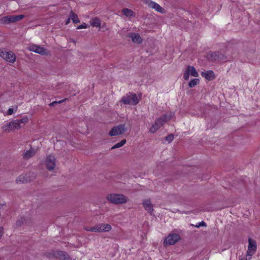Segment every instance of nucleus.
<instances>
[{
    "label": "nucleus",
    "instance_id": "39448f33",
    "mask_svg": "<svg viewBox=\"0 0 260 260\" xmlns=\"http://www.w3.org/2000/svg\"><path fill=\"white\" fill-rule=\"evenodd\" d=\"M24 17L23 15L6 16L0 18V23L7 24L15 23L22 20Z\"/></svg>",
    "mask_w": 260,
    "mask_h": 260
},
{
    "label": "nucleus",
    "instance_id": "ddd939ff",
    "mask_svg": "<svg viewBox=\"0 0 260 260\" xmlns=\"http://www.w3.org/2000/svg\"><path fill=\"white\" fill-rule=\"evenodd\" d=\"M144 3L146 4L148 6H149L150 8H153L155 9L156 11H157L158 12L163 13L164 12V9L159 6L158 4L151 1L150 0H145Z\"/></svg>",
    "mask_w": 260,
    "mask_h": 260
},
{
    "label": "nucleus",
    "instance_id": "f3484780",
    "mask_svg": "<svg viewBox=\"0 0 260 260\" xmlns=\"http://www.w3.org/2000/svg\"><path fill=\"white\" fill-rule=\"evenodd\" d=\"M201 75L208 80H212L214 79V73L212 71L202 72Z\"/></svg>",
    "mask_w": 260,
    "mask_h": 260
},
{
    "label": "nucleus",
    "instance_id": "0eeeda50",
    "mask_svg": "<svg viewBox=\"0 0 260 260\" xmlns=\"http://www.w3.org/2000/svg\"><path fill=\"white\" fill-rule=\"evenodd\" d=\"M248 246L247 251L246 260H250L251 256L254 254L256 250L255 242L249 238L248 239Z\"/></svg>",
    "mask_w": 260,
    "mask_h": 260
},
{
    "label": "nucleus",
    "instance_id": "20e7f679",
    "mask_svg": "<svg viewBox=\"0 0 260 260\" xmlns=\"http://www.w3.org/2000/svg\"><path fill=\"white\" fill-rule=\"evenodd\" d=\"M0 56L10 63H14L16 61V55L15 53L10 50L6 49H0Z\"/></svg>",
    "mask_w": 260,
    "mask_h": 260
},
{
    "label": "nucleus",
    "instance_id": "c85d7f7f",
    "mask_svg": "<svg viewBox=\"0 0 260 260\" xmlns=\"http://www.w3.org/2000/svg\"><path fill=\"white\" fill-rule=\"evenodd\" d=\"M165 139L167 141H168L169 142H171L174 139V136H173V135H172V134L169 135L165 138Z\"/></svg>",
    "mask_w": 260,
    "mask_h": 260
},
{
    "label": "nucleus",
    "instance_id": "9d476101",
    "mask_svg": "<svg viewBox=\"0 0 260 260\" xmlns=\"http://www.w3.org/2000/svg\"><path fill=\"white\" fill-rule=\"evenodd\" d=\"M46 166L49 171L53 170L56 166V158L53 155L47 156L46 160Z\"/></svg>",
    "mask_w": 260,
    "mask_h": 260
},
{
    "label": "nucleus",
    "instance_id": "6e6552de",
    "mask_svg": "<svg viewBox=\"0 0 260 260\" xmlns=\"http://www.w3.org/2000/svg\"><path fill=\"white\" fill-rule=\"evenodd\" d=\"M180 239V236L177 234H170L165 239L164 244L169 246L175 244Z\"/></svg>",
    "mask_w": 260,
    "mask_h": 260
},
{
    "label": "nucleus",
    "instance_id": "c756f323",
    "mask_svg": "<svg viewBox=\"0 0 260 260\" xmlns=\"http://www.w3.org/2000/svg\"><path fill=\"white\" fill-rule=\"evenodd\" d=\"M87 27V25L85 23H83L81 25H80L77 26V29H80L82 28H86Z\"/></svg>",
    "mask_w": 260,
    "mask_h": 260
},
{
    "label": "nucleus",
    "instance_id": "dca6fc26",
    "mask_svg": "<svg viewBox=\"0 0 260 260\" xmlns=\"http://www.w3.org/2000/svg\"><path fill=\"white\" fill-rule=\"evenodd\" d=\"M208 57L212 60H222L223 59V55L218 52H214L210 53Z\"/></svg>",
    "mask_w": 260,
    "mask_h": 260
},
{
    "label": "nucleus",
    "instance_id": "f257e3e1",
    "mask_svg": "<svg viewBox=\"0 0 260 260\" xmlns=\"http://www.w3.org/2000/svg\"><path fill=\"white\" fill-rule=\"evenodd\" d=\"M28 120V118L26 117L21 119H16L4 124L2 128L4 132L6 133L14 132L20 128L22 125L27 122Z\"/></svg>",
    "mask_w": 260,
    "mask_h": 260
},
{
    "label": "nucleus",
    "instance_id": "9b49d317",
    "mask_svg": "<svg viewBox=\"0 0 260 260\" xmlns=\"http://www.w3.org/2000/svg\"><path fill=\"white\" fill-rule=\"evenodd\" d=\"M190 75L195 77H197L199 76L196 69L192 66H188L184 74V79L185 80H188Z\"/></svg>",
    "mask_w": 260,
    "mask_h": 260
},
{
    "label": "nucleus",
    "instance_id": "a878e982",
    "mask_svg": "<svg viewBox=\"0 0 260 260\" xmlns=\"http://www.w3.org/2000/svg\"><path fill=\"white\" fill-rule=\"evenodd\" d=\"M126 143V140H122L121 142L117 143L114 146L112 147L111 149H114L115 148H118L119 147H122Z\"/></svg>",
    "mask_w": 260,
    "mask_h": 260
},
{
    "label": "nucleus",
    "instance_id": "4be33fe9",
    "mask_svg": "<svg viewBox=\"0 0 260 260\" xmlns=\"http://www.w3.org/2000/svg\"><path fill=\"white\" fill-rule=\"evenodd\" d=\"M91 24L93 26L100 27L101 25V21L97 18H94L91 20Z\"/></svg>",
    "mask_w": 260,
    "mask_h": 260
},
{
    "label": "nucleus",
    "instance_id": "423d86ee",
    "mask_svg": "<svg viewBox=\"0 0 260 260\" xmlns=\"http://www.w3.org/2000/svg\"><path fill=\"white\" fill-rule=\"evenodd\" d=\"M125 105H136L139 102V100L135 93H129L123 96L120 101Z\"/></svg>",
    "mask_w": 260,
    "mask_h": 260
},
{
    "label": "nucleus",
    "instance_id": "bb28decb",
    "mask_svg": "<svg viewBox=\"0 0 260 260\" xmlns=\"http://www.w3.org/2000/svg\"><path fill=\"white\" fill-rule=\"evenodd\" d=\"M199 80L198 79H193L189 82L188 85L190 87H193L199 84Z\"/></svg>",
    "mask_w": 260,
    "mask_h": 260
},
{
    "label": "nucleus",
    "instance_id": "2eb2a0df",
    "mask_svg": "<svg viewBox=\"0 0 260 260\" xmlns=\"http://www.w3.org/2000/svg\"><path fill=\"white\" fill-rule=\"evenodd\" d=\"M127 36L131 38L132 41L134 43L140 44L143 41L142 38L138 34L131 32L128 34Z\"/></svg>",
    "mask_w": 260,
    "mask_h": 260
},
{
    "label": "nucleus",
    "instance_id": "2f4dec72",
    "mask_svg": "<svg viewBox=\"0 0 260 260\" xmlns=\"http://www.w3.org/2000/svg\"><path fill=\"white\" fill-rule=\"evenodd\" d=\"M13 113V109L9 108L7 111V115H10Z\"/></svg>",
    "mask_w": 260,
    "mask_h": 260
},
{
    "label": "nucleus",
    "instance_id": "1a4fd4ad",
    "mask_svg": "<svg viewBox=\"0 0 260 260\" xmlns=\"http://www.w3.org/2000/svg\"><path fill=\"white\" fill-rule=\"evenodd\" d=\"M126 131L125 125L121 124L113 127L109 132V136H116L123 134Z\"/></svg>",
    "mask_w": 260,
    "mask_h": 260
},
{
    "label": "nucleus",
    "instance_id": "393cba45",
    "mask_svg": "<svg viewBox=\"0 0 260 260\" xmlns=\"http://www.w3.org/2000/svg\"><path fill=\"white\" fill-rule=\"evenodd\" d=\"M27 179V177L24 175H21L19 176L18 178L16 179L17 182H21V183H25L29 181Z\"/></svg>",
    "mask_w": 260,
    "mask_h": 260
},
{
    "label": "nucleus",
    "instance_id": "7c9ffc66",
    "mask_svg": "<svg viewBox=\"0 0 260 260\" xmlns=\"http://www.w3.org/2000/svg\"><path fill=\"white\" fill-rule=\"evenodd\" d=\"M205 225H206L205 222H204V221H202V222L199 223L198 224L196 225V226L197 228H199L201 226H205Z\"/></svg>",
    "mask_w": 260,
    "mask_h": 260
},
{
    "label": "nucleus",
    "instance_id": "cd10ccee",
    "mask_svg": "<svg viewBox=\"0 0 260 260\" xmlns=\"http://www.w3.org/2000/svg\"><path fill=\"white\" fill-rule=\"evenodd\" d=\"M67 100H68V99H64L59 101L58 102H56V101L53 102L52 103H51L50 104V106H54L56 104L61 103L63 102L64 101H66Z\"/></svg>",
    "mask_w": 260,
    "mask_h": 260
},
{
    "label": "nucleus",
    "instance_id": "6ab92c4d",
    "mask_svg": "<svg viewBox=\"0 0 260 260\" xmlns=\"http://www.w3.org/2000/svg\"><path fill=\"white\" fill-rule=\"evenodd\" d=\"M36 153V150L34 149L30 148L29 150H26L23 154V157L25 159H29L34 156Z\"/></svg>",
    "mask_w": 260,
    "mask_h": 260
},
{
    "label": "nucleus",
    "instance_id": "4468645a",
    "mask_svg": "<svg viewBox=\"0 0 260 260\" xmlns=\"http://www.w3.org/2000/svg\"><path fill=\"white\" fill-rule=\"evenodd\" d=\"M142 205L145 210L150 214H153L154 211L153 205L152 204L150 199L144 200L142 202Z\"/></svg>",
    "mask_w": 260,
    "mask_h": 260
},
{
    "label": "nucleus",
    "instance_id": "f03ea898",
    "mask_svg": "<svg viewBox=\"0 0 260 260\" xmlns=\"http://www.w3.org/2000/svg\"><path fill=\"white\" fill-rule=\"evenodd\" d=\"M173 116L172 113H167L164 114L159 118H157L155 123L152 125L150 128V131L152 133H155L158 131L167 121L170 120Z\"/></svg>",
    "mask_w": 260,
    "mask_h": 260
},
{
    "label": "nucleus",
    "instance_id": "a211bd4d",
    "mask_svg": "<svg viewBox=\"0 0 260 260\" xmlns=\"http://www.w3.org/2000/svg\"><path fill=\"white\" fill-rule=\"evenodd\" d=\"M100 233L106 232L110 231L112 228L109 224H99Z\"/></svg>",
    "mask_w": 260,
    "mask_h": 260
},
{
    "label": "nucleus",
    "instance_id": "b1692460",
    "mask_svg": "<svg viewBox=\"0 0 260 260\" xmlns=\"http://www.w3.org/2000/svg\"><path fill=\"white\" fill-rule=\"evenodd\" d=\"M70 17L74 23H77L80 22L77 15L72 12L71 13Z\"/></svg>",
    "mask_w": 260,
    "mask_h": 260
},
{
    "label": "nucleus",
    "instance_id": "412c9836",
    "mask_svg": "<svg viewBox=\"0 0 260 260\" xmlns=\"http://www.w3.org/2000/svg\"><path fill=\"white\" fill-rule=\"evenodd\" d=\"M84 229H85V230H86L87 231L100 233V229L99 228L98 224H97L93 227L85 226L84 228Z\"/></svg>",
    "mask_w": 260,
    "mask_h": 260
},
{
    "label": "nucleus",
    "instance_id": "473e14b6",
    "mask_svg": "<svg viewBox=\"0 0 260 260\" xmlns=\"http://www.w3.org/2000/svg\"><path fill=\"white\" fill-rule=\"evenodd\" d=\"M70 18H69V19H68L67 20V21H66V24H68L70 22Z\"/></svg>",
    "mask_w": 260,
    "mask_h": 260
},
{
    "label": "nucleus",
    "instance_id": "7ed1b4c3",
    "mask_svg": "<svg viewBox=\"0 0 260 260\" xmlns=\"http://www.w3.org/2000/svg\"><path fill=\"white\" fill-rule=\"evenodd\" d=\"M107 200L113 204H122L126 203L128 198L122 194L111 193L107 196Z\"/></svg>",
    "mask_w": 260,
    "mask_h": 260
},
{
    "label": "nucleus",
    "instance_id": "aec40b11",
    "mask_svg": "<svg viewBox=\"0 0 260 260\" xmlns=\"http://www.w3.org/2000/svg\"><path fill=\"white\" fill-rule=\"evenodd\" d=\"M122 13L126 17H132L134 16V12L131 9L124 8L122 10Z\"/></svg>",
    "mask_w": 260,
    "mask_h": 260
},
{
    "label": "nucleus",
    "instance_id": "5701e85b",
    "mask_svg": "<svg viewBox=\"0 0 260 260\" xmlns=\"http://www.w3.org/2000/svg\"><path fill=\"white\" fill-rule=\"evenodd\" d=\"M58 254L59 258L61 260H68V255L67 253L63 251H60Z\"/></svg>",
    "mask_w": 260,
    "mask_h": 260
},
{
    "label": "nucleus",
    "instance_id": "f8f14e48",
    "mask_svg": "<svg viewBox=\"0 0 260 260\" xmlns=\"http://www.w3.org/2000/svg\"><path fill=\"white\" fill-rule=\"evenodd\" d=\"M27 49L30 51L40 54L41 55H44L46 54V50L40 46L35 44H31L28 47Z\"/></svg>",
    "mask_w": 260,
    "mask_h": 260
}]
</instances>
